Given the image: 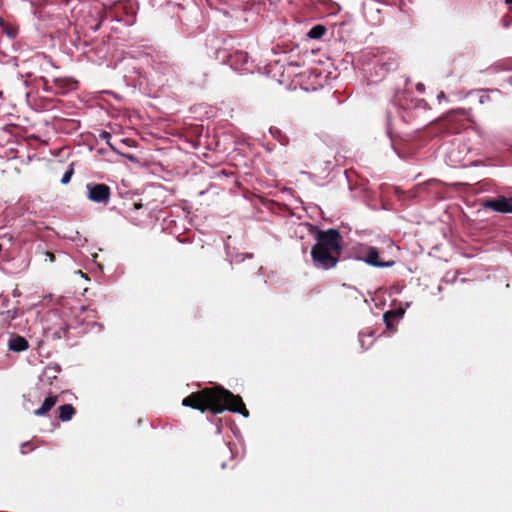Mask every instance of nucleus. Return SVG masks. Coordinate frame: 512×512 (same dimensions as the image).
<instances>
[{
    "instance_id": "1",
    "label": "nucleus",
    "mask_w": 512,
    "mask_h": 512,
    "mask_svg": "<svg viewBox=\"0 0 512 512\" xmlns=\"http://www.w3.org/2000/svg\"><path fill=\"white\" fill-rule=\"evenodd\" d=\"M182 405L199 410L202 413L209 411L214 415L228 410L233 413H239L244 417L249 416V411L242 398L220 385L205 387L199 391L192 392L182 400Z\"/></svg>"
},
{
    "instance_id": "2",
    "label": "nucleus",
    "mask_w": 512,
    "mask_h": 512,
    "mask_svg": "<svg viewBox=\"0 0 512 512\" xmlns=\"http://www.w3.org/2000/svg\"><path fill=\"white\" fill-rule=\"evenodd\" d=\"M311 248L313 266L321 270L335 268L343 251V237L337 229L318 230Z\"/></svg>"
},
{
    "instance_id": "3",
    "label": "nucleus",
    "mask_w": 512,
    "mask_h": 512,
    "mask_svg": "<svg viewBox=\"0 0 512 512\" xmlns=\"http://www.w3.org/2000/svg\"><path fill=\"white\" fill-rule=\"evenodd\" d=\"M469 121H471V111L464 108L451 110L440 119L448 133H459Z\"/></svg>"
},
{
    "instance_id": "4",
    "label": "nucleus",
    "mask_w": 512,
    "mask_h": 512,
    "mask_svg": "<svg viewBox=\"0 0 512 512\" xmlns=\"http://www.w3.org/2000/svg\"><path fill=\"white\" fill-rule=\"evenodd\" d=\"M358 258L374 267L384 268L394 265V261H381L378 249L372 246H362L358 250Z\"/></svg>"
},
{
    "instance_id": "5",
    "label": "nucleus",
    "mask_w": 512,
    "mask_h": 512,
    "mask_svg": "<svg viewBox=\"0 0 512 512\" xmlns=\"http://www.w3.org/2000/svg\"><path fill=\"white\" fill-rule=\"evenodd\" d=\"M87 197L96 203L106 204L110 198V188L105 184L88 183L86 185Z\"/></svg>"
},
{
    "instance_id": "6",
    "label": "nucleus",
    "mask_w": 512,
    "mask_h": 512,
    "mask_svg": "<svg viewBox=\"0 0 512 512\" xmlns=\"http://www.w3.org/2000/svg\"><path fill=\"white\" fill-rule=\"evenodd\" d=\"M482 205L486 209H491L499 213H512V198L505 196L486 199L483 201Z\"/></svg>"
},
{
    "instance_id": "7",
    "label": "nucleus",
    "mask_w": 512,
    "mask_h": 512,
    "mask_svg": "<svg viewBox=\"0 0 512 512\" xmlns=\"http://www.w3.org/2000/svg\"><path fill=\"white\" fill-rule=\"evenodd\" d=\"M130 200L133 201L132 204L134 207V212H138L141 210L139 216L133 217V222L135 225H142L147 219L150 218L149 210L147 207L144 208L142 203L135 201L133 198H131Z\"/></svg>"
},
{
    "instance_id": "8",
    "label": "nucleus",
    "mask_w": 512,
    "mask_h": 512,
    "mask_svg": "<svg viewBox=\"0 0 512 512\" xmlns=\"http://www.w3.org/2000/svg\"><path fill=\"white\" fill-rule=\"evenodd\" d=\"M402 308L386 311L383 315V320L386 324L387 329L394 331V321L399 320L404 315Z\"/></svg>"
},
{
    "instance_id": "9",
    "label": "nucleus",
    "mask_w": 512,
    "mask_h": 512,
    "mask_svg": "<svg viewBox=\"0 0 512 512\" xmlns=\"http://www.w3.org/2000/svg\"><path fill=\"white\" fill-rule=\"evenodd\" d=\"M27 347L28 343L23 337H16L9 342V348L13 351H24Z\"/></svg>"
},
{
    "instance_id": "10",
    "label": "nucleus",
    "mask_w": 512,
    "mask_h": 512,
    "mask_svg": "<svg viewBox=\"0 0 512 512\" xmlns=\"http://www.w3.org/2000/svg\"><path fill=\"white\" fill-rule=\"evenodd\" d=\"M56 403V397L50 396L47 397L42 406L35 411V415L42 416L46 414Z\"/></svg>"
},
{
    "instance_id": "11",
    "label": "nucleus",
    "mask_w": 512,
    "mask_h": 512,
    "mask_svg": "<svg viewBox=\"0 0 512 512\" xmlns=\"http://www.w3.org/2000/svg\"><path fill=\"white\" fill-rule=\"evenodd\" d=\"M59 418L61 421H69L73 417L75 410L71 404H65L59 407Z\"/></svg>"
},
{
    "instance_id": "12",
    "label": "nucleus",
    "mask_w": 512,
    "mask_h": 512,
    "mask_svg": "<svg viewBox=\"0 0 512 512\" xmlns=\"http://www.w3.org/2000/svg\"><path fill=\"white\" fill-rule=\"evenodd\" d=\"M380 69L384 72L383 75L388 73L390 70H394L398 67V62L393 57H388L387 60L379 62Z\"/></svg>"
},
{
    "instance_id": "13",
    "label": "nucleus",
    "mask_w": 512,
    "mask_h": 512,
    "mask_svg": "<svg viewBox=\"0 0 512 512\" xmlns=\"http://www.w3.org/2000/svg\"><path fill=\"white\" fill-rule=\"evenodd\" d=\"M326 32H327V29L325 26L315 25L314 27H312L310 29V31L308 32L307 35L311 39H320L321 37H323L325 35Z\"/></svg>"
},
{
    "instance_id": "14",
    "label": "nucleus",
    "mask_w": 512,
    "mask_h": 512,
    "mask_svg": "<svg viewBox=\"0 0 512 512\" xmlns=\"http://www.w3.org/2000/svg\"><path fill=\"white\" fill-rule=\"evenodd\" d=\"M74 171H73V168L70 167L65 173L64 175L62 176L61 178V183L62 184H68L71 180V177L73 175Z\"/></svg>"
},
{
    "instance_id": "15",
    "label": "nucleus",
    "mask_w": 512,
    "mask_h": 512,
    "mask_svg": "<svg viewBox=\"0 0 512 512\" xmlns=\"http://www.w3.org/2000/svg\"><path fill=\"white\" fill-rule=\"evenodd\" d=\"M134 73H136L138 75V80L133 86H134V88L139 87V89H142V87L146 81V78L144 76H141L138 70H135Z\"/></svg>"
},
{
    "instance_id": "16",
    "label": "nucleus",
    "mask_w": 512,
    "mask_h": 512,
    "mask_svg": "<svg viewBox=\"0 0 512 512\" xmlns=\"http://www.w3.org/2000/svg\"><path fill=\"white\" fill-rule=\"evenodd\" d=\"M489 100H490V97H489V95L487 93H482V95L479 98V102L481 104H484V103H486Z\"/></svg>"
},
{
    "instance_id": "17",
    "label": "nucleus",
    "mask_w": 512,
    "mask_h": 512,
    "mask_svg": "<svg viewBox=\"0 0 512 512\" xmlns=\"http://www.w3.org/2000/svg\"><path fill=\"white\" fill-rule=\"evenodd\" d=\"M45 256L46 258L50 261V262H54L55 261V255L51 252H45Z\"/></svg>"
},
{
    "instance_id": "18",
    "label": "nucleus",
    "mask_w": 512,
    "mask_h": 512,
    "mask_svg": "<svg viewBox=\"0 0 512 512\" xmlns=\"http://www.w3.org/2000/svg\"><path fill=\"white\" fill-rule=\"evenodd\" d=\"M236 56L239 57L242 61L247 60V54L244 52H236Z\"/></svg>"
},
{
    "instance_id": "19",
    "label": "nucleus",
    "mask_w": 512,
    "mask_h": 512,
    "mask_svg": "<svg viewBox=\"0 0 512 512\" xmlns=\"http://www.w3.org/2000/svg\"><path fill=\"white\" fill-rule=\"evenodd\" d=\"M416 89H417L419 92H423V91L425 90V86H424V84H422V83H418V84L416 85Z\"/></svg>"
},
{
    "instance_id": "20",
    "label": "nucleus",
    "mask_w": 512,
    "mask_h": 512,
    "mask_svg": "<svg viewBox=\"0 0 512 512\" xmlns=\"http://www.w3.org/2000/svg\"><path fill=\"white\" fill-rule=\"evenodd\" d=\"M7 35L9 37H14L16 35V33L14 31L7 30Z\"/></svg>"
},
{
    "instance_id": "21",
    "label": "nucleus",
    "mask_w": 512,
    "mask_h": 512,
    "mask_svg": "<svg viewBox=\"0 0 512 512\" xmlns=\"http://www.w3.org/2000/svg\"><path fill=\"white\" fill-rule=\"evenodd\" d=\"M442 98H446L444 92H440V94L438 95V99H442Z\"/></svg>"
},
{
    "instance_id": "22",
    "label": "nucleus",
    "mask_w": 512,
    "mask_h": 512,
    "mask_svg": "<svg viewBox=\"0 0 512 512\" xmlns=\"http://www.w3.org/2000/svg\"><path fill=\"white\" fill-rule=\"evenodd\" d=\"M27 444H28V443H24V444H22V449H21L22 454H25L24 447H25Z\"/></svg>"
},
{
    "instance_id": "23",
    "label": "nucleus",
    "mask_w": 512,
    "mask_h": 512,
    "mask_svg": "<svg viewBox=\"0 0 512 512\" xmlns=\"http://www.w3.org/2000/svg\"><path fill=\"white\" fill-rule=\"evenodd\" d=\"M505 3L508 5H512V0H505Z\"/></svg>"
},
{
    "instance_id": "24",
    "label": "nucleus",
    "mask_w": 512,
    "mask_h": 512,
    "mask_svg": "<svg viewBox=\"0 0 512 512\" xmlns=\"http://www.w3.org/2000/svg\"><path fill=\"white\" fill-rule=\"evenodd\" d=\"M0 26L4 27V22H3V20L1 18H0Z\"/></svg>"
},
{
    "instance_id": "25",
    "label": "nucleus",
    "mask_w": 512,
    "mask_h": 512,
    "mask_svg": "<svg viewBox=\"0 0 512 512\" xmlns=\"http://www.w3.org/2000/svg\"><path fill=\"white\" fill-rule=\"evenodd\" d=\"M130 161H134V157L132 155L129 156Z\"/></svg>"
},
{
    "instance_id": "26",
    "label": "nucleus",
    "mask_w": 512,
    "mask_h": 512,
    "mask_svg": "<svg viewBox=\"0 0 512 512\" xmlns=\"http://www.w3.org/2000/svg\"><path fill=\"white\" fill-rule=\"evenodd\" d=\"M2 250V245L0 244V251Z\"/></svg>"
}]
</instances>
